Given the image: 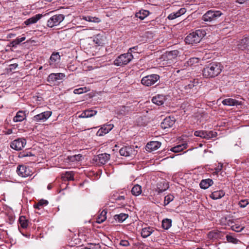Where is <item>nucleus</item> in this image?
Masks as SVG:
<instances>
[{
  "label": "nucleus",
  "mask_w": 249,
  "mask_h": 249,
  "mask_svg": "<svg viewBox=\"0 0 249 249\" xmlns=\"http://www.w3.org/2000/svg\"><path fill=\"white\" fill-rule=\"evenodd\" d=\"M220 63L212 62L205 66L203 70V76L206 78H213L218 76L222 71Z\"/></svg>",
  "instance_id": "nucleus-1"
},
{
  "label": "nucleus",
  "mask_w": 249,
  "mask_h": 249,
  "mask_svg": "<svg viewBox=\"0 0 249 249\" xmlns=\"http://www.w3.org/2000/svg\"><path fill=\"white\" fill-rule=\"evenodd\" d=\"M206 35L205 30L203 29L197 30L189 34L185 38V41L189 44H196L201 40Z\"/></svg>",
  "instance_id": "nucleus-2"
},
{
  "label": "nucleus",
  "mask_w": 249,
  "mask_h": 249,
  "mask_svg": "<svg viewBox=\"0 0 249 249\" xmlns=\"http://www.w3.org/2000/svg\"><path fill=\"white\" fill-rule=\"evenodd\" d=\"M223 14L218 10H209L203 16L202 20L204 21L211 22L218 19Z\"/></svg>",
  "instance_id": "nucleus-3"
},
{
  "label": "nucleus",
  "mask_w": 249,
  "mask_h": 249,
  "mask_svg": "<svg viewBox=\"0 0 249 249\" xmlns=\"http://www.w3.org/2000/svg\"><path fill=\"white\" fill-rule=\"evenodd\" d=\"M133 56L131 53L128 52L126 53H124L118 56L114 61L115 65L118 66H121L124 65H126L132 59Z\"/></svg>",
  "instance_id": "nucleus-4"
},
{
  "label": "nucleus",
  "mask_w": 249,
  "mask_h": 249,
  "mask_svg": "<svg viewBox=\"0 0 249 249\" xmlns=\"http://www.w3.org/2000/svg\"><path fill=\"white\" fill-rule=\"evenodd\" d=\"M160 79L158 74H151L143 77L141 80V83L146 86H150L154 84Z\"/></svg>",
  "instance_id": "nucleus-5"
},
{
  "label": "nucleus",
  "mask_w": 249,
  "mask_h": 249,
  "mask_svg": "<svg viewBox=\"0 0 249 249\" xmlns=\"http://www.w3.org/2000/svg\"><path fill=\"white\" fill-rule=\"evenodd\" d=\"M64 18L62 14L54 15L48 20L47 26L51 28L57 26L64 20Z\"/></svg>",
  "instance_id": "nucleus-6"
},
{
  "label": "nucleus",
  "mask_w": 249,
  "mask_h": 249,
  "mask_svg": "<svg viewBox=\"0 0 249 249\" xmlns=\"http://www.w3.org/2000/svg\"><path fill=\"white\" fill-rule=\"evenodd\" d=\"M26 141L24 138H18L11 142L10 146L12 148L17 150H21L26 145Z\"/></svg>",
  "instance_id": "nucleus-7"
},
{
  "label": "nucleus",
  "mask_w": 249,
  "mask_h": 249,
  "mask_svg": "<svg viewBox=\"0 0 249 249\" xmlns=\"http://www.w3.org/2000/svg\"><path fill=\"white\" fill-rule=\"evenodd\" d=\"M119 152L121 156L127 157L134 156L137 151L131 146H125L121 148Z\"/></svg>",
  "instance_id": "nucleus-8"
},
{
  "label": "nucleus",
  "mask_w": 249,
  "mask_h": 249,
  "mask_svg": "<svg viewBox=\"0 0 249 249\" xmlns=\"http://www.w3.org/2000/svg\"><path fill=\"white\" fill-rule=\"evenodd\" d=\"M175 119L174 117H166L161 123V127L164 129L172 127L175 124Z\"/></svg>",
  "instance_id": "nucleus-9"
},
{
  "label": "nucleus",
  "mask_w": 249,
  "mask_h": 249,
  "mask_svg": "<svg viewBox=\"0 0 249 249\" xmlns=\"http://www.w3.org/2000/svg\"><path fill=\"white\" fill-rule=\"evenodd\" d=\"M52 114L51 111H45L35 115L33 118V120L36 122L45 121L48 119Z\"/></svg>",
  "instance_id": "nucleus-10"
},
{
  "label": "nucleus",
  "mask_w": 249,
  "mask_h": 249,
  "mask_svg": "<svg viewBox=\"0 0 249 249\" xmlns=\"http://www.w3.org/2000/svg\"><path fill=\"white\" fill-rule=\"evenodd\" d=\"M112 124H104L99 129L97 132V135L102 136L108 133L113 127Z\"/></svg>",
  "instance_id": "nucleus-11"
},
{
  "label": "nucleus",
  "mask_w": 249,
  "mask_h": 249,
  "mask_svg": "<svg viewBox=\"0 0 249 249\" xmlns=\"http://www.w3.org/2000/svg\"><path fill=\"white\" fill-rule=\"evenodd\" d=\"M65 77L63 73H51L48 77V81L49 82L56 81L58 80H62Z\"/></svg>",
  "instance_id": "nucleus-12"
},
{
  "label": "nucleus",
  "mask_w": 249,
  "mask_h": 249,
  "mask_svg": "<svg viewBox=\"0 0 249 249\" xmlns=\"http://www.w3.org/2000/svg\"><path fill=\"white\" fill-rule=\"evenodd\" d=\"M238 48L243 51L249 50V37H245L241 40L238 45Z\"/></svg>",
  "instance_id": "nucleus-13"
},
{
  "label": "nucleus",
  "mask_w": 249,
  "mask_h": 249,
  "mask_svg": "<svg viewBox=\"0 0 249 249\" xmlns=\"http://www.w3.org/2000/svg\"><path fill=\"white\" fill-rule=\"evenodd\" d=\"M178 54V50H174L170 52H167L164 54L163 55L162 57L165 60V58L167 60H172L176 58Z\"/></svg>",
  "instance_id": "nucleus-14"
},
{
  "label": "nucleus",
  "mask_w": 249,
  "mask_h": 249,
  "mask_svg": "<svg viewBox=\"0 0 249 249\" xmlns=\"http://www.w3.org/2000/svg\"><path fill=\"white\" fill-rule=\"evenodd\" d=\"M155 231L157 232L158 231L155 230L152 227H148L144 228L142 230L141 235L143 238H146Z\"/></svg>",
  "instance_id": "nucleus-15"
},
{
  "label": "nucleus",
  "mask_w": 249,
  "mask_h": 249,
  "mask_svg": "<svg viewBox=\"0 0 249 249\" xmlns=\"http://www.w3.org/2000/svg\"><path fill=\"white\" fill-rule=\"evenodd\" d=\"M110 155L107 153L99 154L96 158V160L98 161L99 163L102 164H104L110 159Z\"/></svg>",
  "instance_id": "nucleus-16"
},
{
  "label": "nucleus",
  "mask_w": 249,
  "mask_h": 249,
  "mask_svg": "<svg viewBox=\"0 0 249 249\" xmlns=\"http://www.w3.org/2000/svg\"><path fill=\"white\" fill-rule=\"evenodd\" d=\"M118 115H125L132 111V109L128 106H121L116 110Z\"/></svg>",
  "instance_id": "nucleus-17"
},
{
  "label": "nucleus",
  "mask_w": 249,
  "mask_h": 249,
  "mask_svg": "<svg viewBox=\"0 0 249 249\" xmlns=\"http://www.w3.org/2000/svg\"><path fill=\"white\" fill-rule=\"evenodd\" d=\"M165 100V96L163 95H157L153 97L152 99V102L158 106H160L163 104Z\"/></svg>",
  "instance_id": "nucleus-18"
},
{
  "label": "nucleus",
  "mask_w": 249,
  "mask_h": 249,
  "mask_svg": "<svg viewBox=\"0 0 249 249\" xmlns=\"http://www.w3.org/2000/svg\"><path fill=\"white\" fill-rule=\"evenodd\" d=\"M42 17V15L41 14H37L35 15V16L28 18V19L26 20L24 23L27 25L28 26L30 24H34L36 23L40 18Z\"/></svg>",
  "instance_id": "nucleus-19"
},
{
  "label": "nucleus",
  "mask_w": 249,
  "mask_h": 249,
  "mask_svg": "<svg viewBox=\"0 0 249 249\" xmlns=\"http://www.w3.org/2000/svg\"><path fill=\"white\" fill-rule=\"evenodd\" d=\"M17 171L18 174L22 177H27L29 175L27 172V168L24 165H18Z\"/></svg>",
  "instance_id": "nucleus-20"
},
{
  "label": "nucleus",
  "mask_w": 249,
  "mask_h": 249,
  "mask_svg": "<svg viewBox=\"0 0 249 249\" xmlns=\"http://www.w3.org/2000/svg\"><path fill=\"white\" fill-rule=\"evenodd\" d=\"M213 184V180L210 178H208L202 180L199 184V185L201 188L203 189H206L208 188Z\"/></svg>",
  "instance_id": "nucleus-21"
},
{
  "label": "nucleus",
  "mask_w": 249,
  "mask_h": 249,
  "mask_svg": "<svg viewBox=\"0 0 249 249\" xmlns=\"http://www.w3.org/2000/svg\"><path fill=\"white\" fill-rule=\"evenodd\" d=\"M26 118V114L23 111H18L13 118V121L15 122H22Z\"/></svg>",
  "instance_id": "nucleus-22"
},
{
  "label": "nucleus",
  "mask_w": 249,
  "mask_h": 249,
  "mask_svg": "<svg viewBox=\"0 0 249 249\" xmlns=\"http://www.w3.org/2000/svg\"><path fill=\"white\" fill-rule=\"evenodd\" d=\"M97 113V111L89 109L84 111L80 116V117L82 118H88L93 116Z\"/></svg>",
  "instance_id": "nucleus-23"
},
{
  "label": "nucleus",
  "mask_w": 249,
  "mask_h": 249,
  "mask_svg": "<svg viewBox=\"0 0 249 249\" xmlns=\"http://www.w3.org/2000/svg\"><path fill=\"white\" fill-rule=\"evenodd\" d=\"M161 146V142L158 141L151 142L146 145V147L151 150H156Z\"/></svg>",
  "instance_id": "nucleus-24"
},
{
  "label": "nucleus",
  "mask_w": 249,
  "mask_h": 249,
  "mask_svg": "<svg viewBox=\"0 0 249 249\" xmlns=\"http://www.w3.org/2000/svg\"><path fill=\"white\" fill-rule=\"evenodd\" d=\"M224 105L226 106H236L238 105V101L231 98H227L222 101Z\"/></svg>",
  "instance_id": "nucleus-25"
},
{
  "label": "nucleus",
  "mask_w": 249,
  "mask_h": 249,
  "mask_svg": "<svg viewBox=\"0 0 249 249\" xmlns=\"http://www.w3.org/2000/svg\"><path fill=\"white\" fill-rule=\"evenodd\" d=\"M224 194H225L222 190H220L212 193L210 195V196L213 199H217L223 196Z\"/></svg>",
  "instance_id": "nucleus-26"
},
{
  "label": "nucleus",
  "mask_w": 249,
  "mask_h": 249,
  "mask_svg": "<svg viewBox=\"0 0 249 249\" xmlns=\"http://www.w3.org/2000/svg\"><path fill=\"white\" fill-rule=\"evenodd\" d=\"M128 215L126 213H121L119 214H116L114 216L115 220H117L119 222H124L127 217Z\"/></svg>",
  "instance_id": "nucleus-27"
},
{
  "label": "nucleus",
  "mask_w": 249,
  "mask_h": 249,
  "mask_svg": "<svg viewBox=\"0 0 249 249\" xmlns=\"http://www.w3.org/2000/svg\"><path fill=\"white\" fill-rule=\"evenodd\" d=\"M93 41L97 46H102L104 44L103 36L100 34L97 35L94 37Z\"/></svg>",
  "instance_id": "nucleus-28"
},
{
  "label": "nucleus",
  "mask_w": 249,
  "mask_h": 249,
  "mask_svg": "<svg viewBox=\"0 0 249 249\" xmlns=\"http://www.w3.org/2000/svg\"><path fill=\"white\" fill-rule=\"evenodd\" d=\"M187 143H183L172 148L171 150L175 153H178L182 151L184 149H186L187 148Z\"/></svg>",
  "instance_id": "nucleus-29"
},
{
  "label": "nucleus",
  "mask_w": 249,
  "mask_h": 249,
  "mask_svg": "<svg viewBox=\"0 0 249 249\" xmlns=\"http://www.w3.org/2000/svg\"><path fill=\"white\" fill-rule=\"evenodd\" d=\"M149 11L147 10H141L136 13L135 16L137 18L142 20L149 15Z\"/></svg>",
  "instance_id": "nucleus-30"
},
{
  "label": "nucleus",
  "mask_w": 249,
  "mask_h": 249,
  "mask_svg": "<svg viewBox=\"0 0 249 249\" xmlns=\"http://www.w3.org/2000/svg\"><path fill=\"white\" fill-rule=\"evenodd\" d=\"M131 193L134 196H139L142 193L141 186L138 184L134 185L131 190Z\"/></svg>",
  "instance_id": "nucleus-31"
},
{
  "label": "nucleus",
  "mask_w": 249,
  "mask_h": 249,
  "mask_svg": "<svg viewBox=\"0 0 249 249\" xmlns=\"http://www.w3.org/2000/svg\"><path fill=\"white\" fill-rule=\"evenodd\" d=\"M60 59V56L58 53H53L51 55L50 58V64L51 65L53 63H55L59 60Z\"/></svg>",
  "instance_id": "nucleus-32"
},
{
  "label": "nucleus",
  "mask_w": 249,
  "mask_h": 249,
  "mask_svg": "<svg viewBox=\"0 0 249 249\" xmlns=\"http://www.w3.org/2000/svg\"><path fill=\"white\" fill-rule=\"evenodd\" d=\"M172 225V220L166 218L162 221V227L165 230L169 229Z\"/></svg>",
  "instance_id": "nucleus-33"
},
{
  "label": "nucleus",
  "mask_w": 249,
  "mask_h": 249,
  "mask_svg": "<svg viewBox=\"0 0 249 249\" xmlns=\"http://www.w3.org/2000/svg\"><path fill=\"white\" fill-rule=\"evenodd\" d=\"M107 212L105 210H103L100 215L98 216L97 219V222L98 223H101L105 221L107 218L106 214Z\"/></svg>",
  "instance_id": "nucleus-34"
},
{
  "label": "nucleus",
  "mask_w": 249,
  "mask_h": 249,
  "mask_svg": "<svg viewBox=\"0 0 249 249\" xmlns=\"http://www.w3.org/2000/svg\"><path fill=\"white\" fill-rule=\"evenodd\" d=\"M19 223L22 228H26L28 226V220L25 216H22L19 219Z\"/></svg>",
  "instance_id": "nucleus-35"
},
{
  "label": "nucleus",
  "mask_w": 249,
  "mask_h": 249,
  "mask_svg": "<svg viewBox=\"0 0 249 249\" xmlns=\"http://www.w3.org/2000/svg\"><path fill=\"white\" fill-rule=\"evenodd\" d=\"M48 204V201L46 200L41 199L36 204L34 205V207L38 210L41 209V207L44 205H47Z\"/></svg>",
  "instance_id": "nucleus-36"
},
{
  "label": "nucleus",
  "mask_w": 249,
  "mask_h": 249,
  "mask_svg": "<svg viewBox=\"0 0 249 249\" xmlns=\"http://www.w3.org/2000/svg\"><path fill=\"white\" fill-rule=\"evenodd\" d=\"M83 18L89 22H99L100 21V19L99 18L90 16L84 17Z\"/></svg>",
  "instance_id": "nucleus-37"
},
{
  "label": "nucleus",
  "mask_w": 249,
  "mask_h": 249,
  "mask_svg": "<svg viewBox=\"0 0 249 249\" xmlns=\"http://www.w3.org/2000/svg\"><path fill=\"white\" fill-rule=\"evenodd\" d=\"M194 87L195 85L194 83L190 82L189 84L184 86L183 89H184V91L187 93H190L191 92V90H192Z\"/></svg>",
  "instance_id": "nucleus-38"
},
{
  "label": "nucleus",
  "mask_w": 249,
  "mask_h": 249,
  "mask_svg": "<svg viewBox=\"0 0 249 249\" xmlns=\"http://www.w3.org/2000/svg\"><path fill=\"white\" fill-rule=\"evenodd\" d=\"M88 89L86 87L80 88L79 89H75L73 91L74 94H82L84 92H86L88 91Z\"/></svg>",
  "instance_id": "nucleus-39"
},
{
  "label": "nucleus",
  "mask_w": 249,
  "mask_h": 249,
  "mask_svg": "<svg viewBox=\"0 0 249 249\" xmlns=\"http://www.w3.org/2000/svg\"><path fill=\"white\" fill-rule=\"evenodd\" d=\"M226 239L229 242L232 243L233 244H237L239 241V240L235 238L233 236L230 235H227Z\"/></svg>",
  "instance_id": "nucleus-40"
},
{
  "label": "nucleus",
  "mask_w": 249,
  "mask_h": 249,
  "mask_svg": "<svg viewBox=\"0 0 249 249\" xmlns=\"http://www.w3.org/2000/svg\"><path fill=\"white\" fill-rule=\"evenodd\" d=\"M174 196L173 195H169L164 197V205H168L170 202L173 200Z\"/></svg>",
  "instance_id": "nucleus-41"
},
{
  "label": "nucleus",
  "mask_w": 249,
  "mask_h": 249,
  "mask_svg": "<svg viewBox=\"0 0 249 249\" xmlns=\"http://www.w3.org/2000/svg\"><path fill=\"white\" fill-rule=\"evenodd\" d=\"M25 39V37H22L20 38H17L16 39L13 40L11 44H12V46L14 47L19 43H20L21 42L23 41Z\"/></svg>",
  "instance_id": "nucleus-42"
},
{
  "label": "nucleus",
  "mask_w": 249,
  "mask_h": 249,
  "mask_svg": "<svg viewBox=\"0 0 249 249\" xmlns=\"http://www.w3.org/2000/svg\"><path fill=\"white\" fill-rule=\"evenodd\" d=\"M194 134L196 136L206 139V131H196L195 132Z\"/></svg>",
  "instance_id": "nucleus-43"
},
{
  "label": "nucleus",
  "mask_w": 249,
  "mask_h": 249,
  "mask_svg": "<svg viewBox=\"0 0 249 249\" xmlns=\"http://www.w3.org/2000/svg\"><path fill=\"white\" fill-rule=\"evenodd\" d=\"M216 133L212 131H206V139H209L211 138L215 137Z\"/></svg>",
  "instance_id": "nucleus-44"
},
{
  "label": "nucleus",
  "mask_w": 249,
  "mask_h": 249,
  "mask_svg": "<svg viewBox=\"0 0 249 249\" xmlns=\"http://www.w3.org/2000/svg\"><path fill=\"white\" fill-rule=\"evenodd\" d=\"M249 204V199H242L239 202V205L241 208H245Z\"/></svg>",
  "instance_id": "nucleus-45"
},
{
  "label": "nucleus",
  "mask_w": 249,
  "mask_h": 249,
  "mask_svg": "<svg viewBox=\"0 0 249 249\" xmlns=\"http://www.w3.org/2000/svg\"><path fill=\"white\" fill-rule=\"evenodd\" d=\"M81 157L82 156L80 154H78L71 156L69 158V159L71 161H79L80 160Z\"/></svg>",
  "instance_id": "nucleus-46"
},
{
  "label": "nucleus",
  "mask_w": 249,
  "mask_h": 249,
  "mask_svg": "<svg viewBox=\"0 0 249 249\" xmlns=\"http://www.w3.org/2000/svg\"><path fill=\"white\" fill-rule=\"evenodd\" d=\"M179 17H180V16L178 15V14H177V12L176 13H173L170 14L168 16V18L170 20H173V19H174L176 18H178Z\"/></svg>",
  "instance_id": "nucleus-47"
},
{
  "label": "nucleus",
  "mask_w": 249,
  "mask_h": 249,
  "mask_svg": "<svg viewBox=\"0 0 249 249\" xmlns=\"http://www.w3.org/2000/svg\"><path fill=\"white\" fill-rule=\"evenodd\" d=\"M65 178L69 180H73V175L71 172H66L65 174Z\"/></svg>",
  "instance_id": "nucleus-48"
},
{
  "label": "nucleus",
  "mask_w": 249,
  "mask_h": 249,
  "mask_svg": "<svg viewBox=\"0 0 249 249\" xmlns=\"http://www.w3.org/2000/svg\"><path fill=\"white\" fill-rule=\"evenodd\" d=\"M208 235L210 238H217L218 237V233L212 231L209 232Z\"/></svg>",
  "instance_id": "nucleus-49"
},
{
  "label": "nucleus",
  "mask_w": 249,
  "mask_h": 249,
  "mask_svg": "<svg viewBox=\"0 0 249 249\" xmlns=\"http://www.w3.org/2000/svg\"><path fill=\"white\" fill-rule=\"evenodd\" d=\"M18 66V64L17 63L10 64L9 66V68L7 69V71L10 72H12L13 71L15 70Z\"/></svg>",
  "instance_id": "nucleus-50"
},
{
  "label": "nucleus",
  "mask_w": 249,
  "mask_h": 249,
  "mask_svg": "<svg viewBox=\"0 0 249 249\" xmlns=\"http://www.w3.org/2000/svg\"><path fill=\"white\" fill-rule=\"evenodd\" d=\"M231 229L234 231L239 232L242 231L244 229V227H241L240 226H237L236 225H233L231 226Z\"/></svg>",
  "instance_id": "nucleus-51"
},
{
  "label": "nucleus",
  "mask_w": 249,
  "mask_h": 249,
  "mask_svg": "<svg viewBox=\"0 0 249 249\" xmlns=\"http://www.w3.org/2000/svg\"><path fill=\"white\" fill-rule=\"evenodd\" d=\"M120 245L124 247H128L130 244L127 240H122L120 241Z\"/></svg>",
  "instance_id": "nucleus-52"
},
{
  "label": "nucleus",
  "mask_w": 249,
  "mask_h": 249,
  "mask_svg": "<svg viewBox=\"0 0 249 249\" xmlns=\"http://www.w3.org/2000/svg\"><path fill=\"white\" fill-rule=\"evenodd\" d=\"M186 11V10L185 8H181L178 11H177V14H178V15L180 16L181 15L184 14Z\"/></svg>",
  "instance_id": "nucleus-53"
},
{
  "label": "nucleus",
  "mask_w": 249,
  "mask_h": 249,
  "mask_svg": "<svg viewBox=\"0 0 249 249\" xmlns=\"http://www.w3.org/2000/svg\"><path fill=\"white\" fill-rule=\"evenodd\" d=\"M116 200H124V196H118L116 199Z\"/></svg>",
  "instance_id": "nucleus-54"
},
{
  "label": "nucleus",
  "mask_w": 249,
  "mask_h": 249,
  "mask_svg": "<svg viewBox=\"0 0 249 249\" xmlns=\"http://www.w3.org/2000/svg\"><path fill=\"white\" fill-rule=\"evenodd\" d=\"M137 49H138V46H135L133 48H130L129 50V51H131L130 53H131L133 51L132 50H137Z\"/></svg>",
  "instance_id": "nucleus-55"
},
{
  "label": "nucleus",
  "mask_w": 249,
  "mask_h": 249,
  "mask_svg": "<svg viewBox=\"0 0 249 249\" xmlns=\"http://www.w3.org/2000/svg\"><path fill=\"white\" fill-rule=\"evenodd\" d=\"M34 156L33 154H32L31 152H27L26 155H24V157H28V156Z\"/></svg>",
  "instance_id": "nucleus-56"
},
{
  "label": "nucleus",
  "mask_w": 249,
  "mask_h": 249,
  "mask_svg": "<svg viewBox=\"0 0 249 249\" xmlns=\"http://www.w3.org/2000/svg\"><path fill=\"white\" fill-rule=\"evenodd\" d=\"M222 167V165H220V167L218 166V167L216 168V172H219V171L221 170Z\"/></svg>",
  "instance_id": "nucleus-57"
},
{
  "label": "nucleus",
  "mask_w": 249,
  "mask_h": 249,
  "mask_svg": "<svg viewBox=\"0 0 249 249\" xmlns=\"http://www.w3.org/2000/svg\"><path fill=\"white\" fill-rule=\"evenodd\" d=\"M9 220H10V224H12L13 221V218L12 217H9Z\"/></svg>",
  "instance_id": "nucleus-58"
},
{
  "label": "nucleus",
  "mask_w": 249,
  "mask_h": 249,
  "mask_svg": "<svg viewBox=\"0 0 249 249\" xmlns=\"http://www.w3.org/2000/svg\"><path fill=\"white\" fill-rule=\"evenodd\" d=\"M52 185L51 184H48V185L47 186L48 189L50 190L52 189Z\"/></svg>",
  "instance_id": "nucleus-59"
},
{
  "label": "nucleus",
  "mask_w": 249,
  "mask_h": 249,
  "mask_svg": "<svg viewBox=\"0 0 249 249\" xmlns=\"http://www.w3.org/2000/svg\"><path fill=\"white\" fill-rule=\"evenodd\" d=\"M166 189H159V193H162L163 191H164Z\"/></svg>",
  "instance_id": "nucleus-60"
},
{
  "label": "nucleus",
  "mask_w": 249,
  "mask_h": 249,
  "mask_svg": "<svg viewBox=\"0 0 249 249\" xmlns=\"http://www.w3.org/2000/svg\"><path fill=\"white\" fill-rule=\"evenodd\" d=\"M84 249H89V248H85Z\"/></svg>",
  "instance_id": "nucleus-61"
},
{
  "label": "nucleus",
  "mask_w": 249,
  "mask_h": 249,
  "mask_svg": "<svg viewBox=\"0 0 249 249\" xmlns=\"http://www.w3.org/2000/svg\"><path fill=\"white\" fill-rule=\"evenodd\" d=\"M1 235L0 234V239H1Z\"/></svg>",
  "instance_id": "nucleus-62"
},
{
  "label": "nucleus",
  "mask_w": 249,
  "mask_h": 249,
  "mask_svg": "<svg viewBox=\"0 0 249 249\" xmlns=\"http://www.w3.org/2000/svg\"><path fill=\"white\" fill-rule=\"evenodd\" d=\"M41 69H42V67H40L39 69L40 70Z\"/></svg>",
  "instance_id": "nucleus-63"
}]
</instances>
